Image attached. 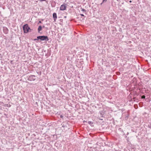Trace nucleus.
<instances>
[{"label":"nucleus","instance_id":"nucleus-1","mask_svg":"<svg viewBox=\"0 0 151 151\" xmlns=\"http://www.w3.org/2000/svg\"><path fill=\"white\" fill-rule=\"evenodd\" d=\"M46 42L49 40V39L47 36H38V40Z\"/></svg>","mask_w":151,"mask_h":151},{"label":"nucleus","instance_id":"nucleus-2","mask_svg":"<svg viewBox=\"0 0 151 151\" xmlns=\"http://www.w3.org/2000/svg\"><path fill=\"white\" fill-rule=\"evenodd\" d=\"M23 28L24 31V32L25 33H27L29 32V30L30 29L29 27H28V26L27 24H26L25 25H24L23 26Z\"/></svg>","mask_w":151,"mask_h":151},{"label":"nucleus","instance_id":"nucleus-3","mask_svg":"<svg viewBox=\"0 0 151 151\" xmlns=\"http://www.w3.org/2000/svg\"><path fill=\"white\" fill-rule=\"evenodd\" d=\"M67 5L66 4H64L61 5L60 7V10H65L66 9Z\"/></svg>","mask_w":151,"mask_h":151},{"label":"nucleus","instance_id":"nucleus-4","mask_svg":"<svg viewBox=\"0 0 151 151\" xmlns=\"http://www.w3.org/2000/svg\"><path fill=\"white\" fill-rule=\"evenodd\" d=\"M35 76L31 75L28 78V80L30 81H34L35 79Z\"/></svg>","mask_w":151,"mask_h":151},{"label":"nucleus","instance_id":"nucleus-5","mask_svg":"<svg viewBox=\"0 0 151 151\" xmlns=\"http://www.w3.org/2000/svg\"><path fill=\"white\" fill-rule=\"evenodd\" d=\"M45 27L44 25H43L42 26H39L38 27V33H40V31L42 30V29L44 28Z\"/></svg>","mask_w":151,"mask_h":151},{"label":"nucleus","instance_id":"nucleus-6","mask_svg":"<svg viewBox=\"0 0 151 151\" xmlns=\"http://www.w3.org/2000/svg\"><path fill=\"white\" fill-rule=\"evenodd\" d=\"M53 17L55 21H56V19L57 18L56 14L55 13H54L53 14Z\"/></svg>","mask_w":151,"mask_h":151},{"label":"nucleus","instance_id":"nucleus-7","mask_svg":"<svg viewBox=\"0 0 151 151\" xmlns=\"http://www.w3.org/2000/svg\"><path fill=\"white\" fill-rule=\"evenodd\" d=\"M88 123L90 124H93V122L91 121L88 122Z\"/></svg>","mask_w":151,"mask_h":151},{"label":"nucleus","instance_id":"nucleus-8","mask_svg":"<svg viewBox=\"0 0 151 151\" xmlns=\"http://www.w3.org/2000/svg\"><path fill=\"white\" fill-rule=\"evenodd\" d=\"M81 11L83 12H86V10H85L84 9H81Z\"/></svg>","mask_w":151,"mask_h":151},{"label":"nucleus","instance_id":"nucleus-9","mask_svg":"<svg viewBox=\"0 0 151 151\" xmlns=\"http://www.w3.org/2000/svg\"><path fill=\"white\" fill-rule=\"evenodd\" d=\"M141 98L142 99H145V96L144 95L142 96Z\"/></svg>","mask_w":151,"mask_h":151},{"label":"nucleus","instance_id":"nucleus-10","mask_svg":"<svg viewBox=\"0 0 151 151\" xmlns=\"http://www.w3.org/2000/svg\"><path fill=\"white\" fill-rule=\"evenodd\" d=\"M40 2H42L43 1H46V0H39Z\"/></svg>","mask_w":151,"mask_h":151},{"label":"nucleus","instance_id":"nucleus-11","mask_svg":"<svg viewBox=\"0 0 151 151\" xmlns=\"http://www.w3.org/2000/svg\"><path fill=\"white\" fill-rule=\"evenodd\" d=\"M80 15H81V16H82V17H83V16H84V15L83 14H80Z\"/></svg>","mask_w":151,"mask_h":151},{"label":"nucleus","instance_id":"nucleus-12","mask_svg":"<svg viewBox=\"0 0 151 151\" xmlns=\"http://www.w3.org/2000/svg\"><path fill=\"white\" fill-rule=\"evenodd\" d=\"M41 21H39V22H38V24L40 23H41Z\"/></svg>","mask_w":151,"mask_h":151},{"label":"nucleus","instance_id":"nucleus-13","mask_svg":"<svg viewBox=\"0 0 151 151\" xmlns=\"http://www.w3.org/2000/svg\"><path fill=\"white\" fill-rule=\"evenodd\" d=\"M107 0H103V2H104V1H106Z\"/></svg>","mask_w":151,"mask_h":151},{"label":"nucleus","instance_id":"nucleus-14","mask_svg":"<svg viewBox=\"0 0 151 151\" xmlns=\"http://www.w3.org/2000/svg\"><path fill=\"white\" fill-rule=\"evenodd\" d=\"M129 2L130 3H131L132 2V1H130Z\"/></svg>","mask_w":151,"mask_h":151},{"label":"nucleus","instance_id":"nucleus-15","mask_svg":"<svg viewBox=\"0 0 151 151\" xmlns=\"http://www.w3.org/2000/svg\"><path fill=\"white\" fill-rule=\"evenodd\" d=\"M61 116V118H62V116Z\"/></svg>","mask_w":151,"mask_h":151},{"label":"nucleus","instance_id":"nucleus-16","mask_svg":"<svg viewBox=\"0 0 151 151\" xmlns=\"http://www.w3.org/2000/svg\"><path fill=\"white\" fill-rule=\"evenodd\" d=\"M37 39H38V37H37Z\"/></svg>","mask_w":151,"mask_h":151},{"label":"nucleus","instance_id":"nucleus-17","mask_svg":"<svg viewBox=\"0 0 151 151\" xmlns=\"http://www.w3.org/2000/svg\"><path fill=\"white\" fill-rule=\"evenodd\" d=\"M36 103V104H37V102H36V103Z\"/></svg>","mask_w":151,"mask_h":151},{"label":"nucleus","instance_id":"nucleus-18","mask_svg":"<svg viewBox=\"0 0 151 151\" xmlns=\"http://www.w3.org/2000/svg\"><path fill=\"white\" fill-rule=\"evenodd\" d=\"M41 51H42V50H41Z\"/></svg>","mask_w":151,"mask_h":151}]
</instances>
